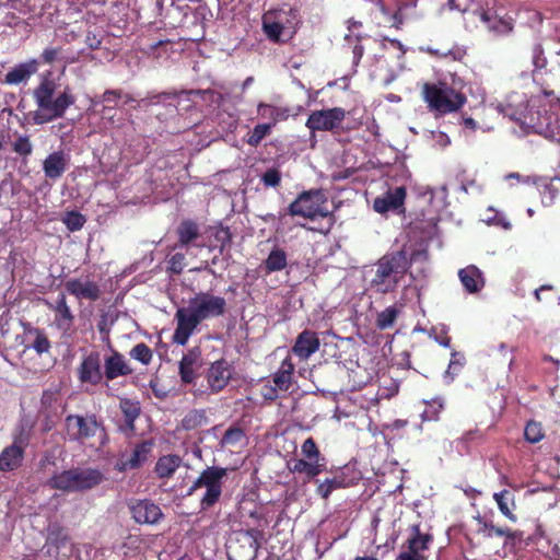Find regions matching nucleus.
<instances>
[{"label":"nucleus","instance_id":"32","mask_svg":"<svg viewBox=\"0 0 560 560\" xmlns=\"http://www.w3.org/2000/svg\"><path fill=\"white\" fill-rule=\"evenodd\" d=\"M54 310L56 312V320L58 323V326L67 330L71 326L72 314L70 312L69 306L66 303V298L63 294H61L58 298Z\"/></svg>","mask_w":560,"mask_h":560},{"label":"nucleus","instance_id":"64","mask_svg":"<svg viewBox=\"0 0 560 560\" xmlns=\"http://www.w3.org/2000/svg\"><path fill=\"white\" fill-rule=\"evenodd\" d=\"M527 213H528V215H529V217H532V215L534 214L533 209H530V208H529V209L527 210Z\"/></svg>","mask_w":560,"mask_h":560},{"label":"nucleus","instance_id":"61","mask_svg":"<svg viewBox=\"0 0 560 560\" xmlns=\"http://www.w3.org/2000/svg\"><path fill=\"white\" fill-rule=\"evenodd\" d=\"M252 82H253V78H252V77L247 78V79L244 81V83H243V88H244V89L248 88V86L252 84Z\"/></svg>","mask_w":560,"mask_h":560},{"label":"nucleus","instance_id":"6","mask_svg":"<svg viewBox=\"0 0 560 560\" xmlns=\"http://www.w3.org/2000/svg\"><path fill=\"white\" fill-rule=\"evenodd\" d=\"M102 481L103 475L97 469L74 468L54 475L49 485L63 492H77L96 487Z\"/></svg>","mask_w":560,"mask_h":560},{"label":"nucleus","instance_id":"39","mask_svg":"<svg viewBox=\"0 0 560 560\" xmlns=\"http://www.w3.org/2000/svg\"><path fill=\"white\" fill-rule=\"evenodd\" d=\"M301 454L302 458L304 459H311V460H318L320 463H324V458L320 456V453L314 442L313 439H307L304 441L301 447Z\"/></svg>","mask_w":560,"mask_h":560},{"label":"nucleus","instance_id":"56","mask_svg":"<svg viewBox=\"0 0 560 560\" xmlns=\"http://www.w3.org/2000/svg\"><path fill=\"white\" fill-rule=\"evenodd\" d=\"M118 97V94L115 91H107L104 93L103 101L105 103L115 102Z\"/></svg>","mask_w":560,"mask_h":560},{"label":"nucleus","instance_id":"52","mask_svg":"<svg viewBox=\"0 0 560 560\" xmlns=\"http://www.w3.org/2000/svg\"><path fill=\"white\" fill-rule=\"evenodd\" d=\"M483 221L487 222L488 224L501 225L505 230H509L511 228V223L504 220L503 218H497V213L493 217L492 214L487 215L483 219Z\"/></svg>","mask_w":560,"mask_h":560},{"label":"nucleus","instance_id":"54","mask_svg":"<svg viewBox=\"0 0 560 560\" xmlns=\"http://www.w3.org/2000/svg\"><path fill=\"white\" fill-rule=\"evenodd\" d=\"M420 50L425 51V52H428L430 55L440 57V58H444V57H446V56H448L451 54L450 50L441 51V50H438V49H432L430 47H420Z\"/></svg>","mask_w":560,"mask_h":560},{"label":"nucleus","instance_id":"10","mask_svg":"<svg viewBox=\"0 0 560 560\" xmlns=\"http://www.w3.org/2000/svg\"><path fill=\"white\" fill-rule=\"evenodd\" d=\"M289 211L292 215H300L306 219L324 218L329 214L327 198L322 190H310L301 194L290 205Z\"/></svg>","mask_w":560,"mask_h":560},{"label":"nucleus","instance_id":"16","mask_svg":"<svg viewBox=\"0 0 560 560\" xmlns=\"http://www.w3.org/2000/svg\"><path fill=\"white\" fill-rule=\"evenodd\" d=\"M132 517L140 524H155L162 517V511L159 505L149 500H141L130 505Z\"/></svg>","mask_w":560,"mask_h":560},{"label":"nucleus","instance_id":"44","mask_svg":"<svg viewBox=\"0 0 560 560\" xmlns=\"http://www.w3.org/2000/svg\"><path fill=\"white\" fill-rule=\"evenodd\" d=\"M130 355L143 364H148L152 359V352L150 348L144 343H138L135 346L130 352Z\"/></svg>","mask_w":560,"mask_h":560},{"label":"nucleus","instance_id":"43","mask_svg":"<svg viewBox=\"0 0 560 560\" xmlns=\"http://www.w3.org/2000/svg\"><path fill=\"white\" fill-rule=\"evenodd\" d=\"M340 487H342V480H340L339 478H331L320 482L316 491L318 495H320L324 499H327L334 490Z\"/></svg>","mask_w":560,"mask_h":560},{"label":"nucleus","instance_id":"14","mask_svg":"<svg viewBox=\"0 0 560 560\" xmlns=\"http://www.w3.org/2000/svg\"><path fill=\"white\" fill-rule=\"evenodd\" d=\"M25 443L22 438H18L14 442L7 446L0 453V470L11 471L19 468L23 460Z\"/></svg>","mask_w":560,"mask_h":560},{"label":"nucleus","instance_id":"35","mask_svg":"<svg viewBox=\"0 0 560 560\" xmlns=\"http://www.w3.org/2000/svg\"><path fill=\"white\" fill-rule=\"evenodd\" d=\"M206 423V415L201 410H191L183 419L182 424L185 429L191 430Z\"/></svg>","mask_w":560,"mask_h":560},{"label":"nucleus","instance_id":"28","mask_svg":"<svg viewBox=\"0 0 560 560\" xmlns=\"http://www.w3.org/2000/svg\"><path fill=\"white\" fill-rule=\"evenodd\" d=\"M183 460L178 455H164L155 464V472L159 478H170L180 467Z\"/></svg>","mask_w":560,"mask_h":560},{"label":"nucleus","instance_id":"3","mask_svg":"<svg viewBox=\"0 0 560 560\" xmlns=\"http://www.w3.org/2000/svg\"><path fill=\"white\" fill-rule=\"evenodd\" d=\"M56 88V82L45 77L37 89H35L34 98L38 106L34 114L36 124H45L54 118L61 117L66 109L74 103V97L69 89H66L55 97Z\"/></svg>","mask_w":560,"mask_h":560},{"label":"nucleus","instance_id":"7","mask_svg":"<svg viewBox=\"0 0 560 560\" xmlns=\"http://www.w3.org/2000/svg\"><path fill=\"white\" fill-rule=\"evenodd\" d=\"M299 23L296 11L292 8L270 10L262 16V28L273 42H287L295 33Z\"/></svg>","mask_w":560,"mask_h":560},{"label":"nucleus","instance_id":"21","mask_svg":"<svg viewBox=\"0 0 560 560\" xmlns=\"http://www.w3.org/2000/svg\"><path fill=\"white\" fill-rule=\"evenodd\" d=\"M66 288L78 299L96 300L100 294L97 284L89 279L69 280Z\"/></svg>","mask_w":560,"mask_h":560},{"label":"nucleus","instance_id":"25","mask_svg":"<svg viewBox=\"0 0 560 560\" xmlns=\"http://www.w3.org/2000/svg\"><path fill=\"white\" fill-rule=\"evenodd\" d=\"M458 276L465 289L470 293L478 292L483 288L485 281L482 273L475 266H468L460 269Z\"/></svg>","mask_w":560,"mask_h":560},{"label":"nucleus","instance_id":"4","mask_svg":"<svg viewBox=\"0 0 560 560\" xmlns=\"http://www.w3.org/2000/svg\"><path fill=\"white\" fill-rule=\"evenodd\" d=\"M527 107L528 104L525 95L514 93L509 97L506 105H494L491 103L486 107V110L489 112V114H503L512 120L518 121L522 126L526 125L527 127L535 128L536 132L542 135L545 138L560 142V119L547 124L546 127L535 125L534 119L532 117L528 119L527 117Z\"/></svg>","mask_w":560,"mask_h":560},{"label":"nucleus","instance_id":"40","mask_svg":"<svg viewBox=\"0 0 560 560\" xmlns=\"http://www.w3.org/2000/svg\"><path fill=\"white\" fill-rule=\"evenodd\" d=\"M271 127L272 124H258L255 126L248 137L247 143L252 147L258 145L260 141L270 133Z\"/></svg>","mask_w":560,"mask_h":560},{"label":"nucleus","instance_id":"18","mask_svg":"<svg viewBox=\"0 0 560 560\" xmlns=\"http://www.w3.org/2000/svg\"><path fill=\"white\" fill-rule=\"evenodd\" d=\"M405 198L406 189L404 187H396L394 190H388L386 194L377 197L374 200L373 209L381 214L398 210L402 207Z\"/></svg>","mask_w":560,"mask_h":560},{"label":"nucleus","instance_id":"46","mask_svg":"<svg viewBox=\"0 0 560 560\" xmlns=\"http://www.w3.org/2000/svg\"><path fill=\"white\" fill-rule=\"evenodd\" d=\"M464 355L458 352L452 353V359L450 361L447 371L445 373V376H450L451 380H453V376L460 370V368L464 365Z\"/></svg>","mask_w":560,"mask_h":560},{"label":"nucleus","instance_id":"45","mask_svg":"<svg viewBox=\"0 0 560 560\" xmlns=\"http://www.w3.org/2000/svg\"><path fill=\"white\" fill-rule=\"evenodd\" d=\"M84 222V217L78 212H69L63 218V223L70 231L80 230L83 226Z\"/></svg>","mask_w":560,"mask_h":560},{"label":"nucleus","instance_id":"1","mask_svg":"<svg viewBox=\"0 0 560 560\" xmlns=\"http://www.w3.org/2000/svg\"><path fill=\"white\" fill-rule=\"evenodd\" d=\"M226 308L224 298L210 292H198L189 299L186 307H180L175 314L177 323L173 335L174 342L186 345L197 326L205 320L222 316Z\"/></svg>","mask_w":560,"mask_h":560},{"label":"nucleus","instance_id":"27","mask_svg":"<svg viewBox=\"0 0 560 560\" xmlns=\"http://www.w3.org/2000/svg\"><path fill=\"white\" fill-rule=\"evenodd\" d=\"M129 373H131V369L121 354L114 352L105 360V375L108 380Z\"/></svg>","mask_w":560,"mask_h":560},{"label":"nucleus","instance_id":"53","mask_svg":"<svg viewBox=\"0 0 560 560\" xmlns=\"http://www.w3.org/2000/svg\"><path fill=\"white\" fill-rule=\"evenodd\" d=\"M57 56H58V50L55 48H47L42 54L44 61L47 63H51L52 61H55Z\"/></svg>","mask_w":560,"mask_h":560},{"label":"nucleus","instance_id":"24","mask_svg":"<svg viewBox=\"0 0 560 560\" xmlns=\"http://www.w3.org/2000/svg\"><path fill=\"white\" fill-rule=\"evenodd\" d=\"M152 447H153L152 441H144V442L138 444L135 447V450L132 451L131 456L128 459L122 460L119 464V466H118L119 470H126V469L139 467L142 463H144L148 459L149 454L152 451Z\"/></svg>","mask_w":560,"mask_h":560},{"label":"nucleus","instance_id":"29","mask_svg":"<svg viewBox=\"0 0 560 560\" xmlns=\"http://www.w3.org/2000/svg\"><path fill=\"white\" fill-rule=\"evenodd\" d=\"M294 364L290 358H285L273 376V383L280 390H288L292 384Z\"/></svg>","mask_w":560,"mask_h":560},{"label":"nucleus","instance_id":"26","mask_svg":"<svg viewBox=\"0 0 560 560\" xmlns=\"http://www.w3.org/2000/svg\"><path fill=\"white\" fill-rule=\"evenodd\" d=\"M289 469L294 474H304L308 479H312L325 469V463L298 458L289 463Z\"/></svg>","mask_w":560,"mask_h":560},{"label":"nucleus","instance_id":"60","mask_svg":"<svg viewBox=\"0 0 560 560\" xmlns=\"http://www.w3.org/2000/svg\"><path fill=\"white\" fill-rule=\"evenodd\" d=\"M545 289H551V287L542 285L540 289H537V290L535 291V296H536V299H537L538 301H540V291H541V290H545Z\"/></svg>","mask_w":560,"mask_h":560},{"label":"nucleus","instance_id":"41","mask_svg":"<svg viewBox=\"0 0 560 560\" xmlns=\"http://www.w3.org/2000/svg\"><path fill=\"white\" fill-rule=\"evenodd\" d=\"M179 242L185 245L195 240L198 235V228L192 222H184L178 229Z\"/></svg>","mask_w":560,"mask_h":560},{"label":"nucleus","instance_id":"38","mask_svg":"<svg viewBox=\"0 0 560 560\" xmlns=\"http://www.w3.org/2000/svg\"><path fill=\"white\" fill-rule=\"evenodd\" d=\"M525 440L529 443H538L544 438L542 427L539 422L529 421L524 430Z\"/></svg>","mask_w":560,"mask_h":560},{"label":"nucleus","instance_id":"8","mask_svg":"<svg viewBox=\"0 0 560 560\" xmlns=\"http://www.w3.org/2000/svg\"><path fill=\"white\" fill-rule=\"evenodd\" d=\"M225 476L226 469L208 467L192 483L189 494L198 493L202 510H207L218 502L222 493V480Z\"/></svg>","mask_w":560,"mask_h":560},{"label":"nucleus","instance_id":"12","mask_svg":"<svg viewBox=\"0 0 560 560\" xmlns=\"http://www.w3.org/2000/svg\"><path fill=\"white\" fill-rule=\"evenodd\" d=\"M346 117L343 108L334 107L314 110L306 120V127L311 131H328L340 126Z\"/></svg>","mask_w":560,"mask_h":560},{"label":"nucleus","instance_id":"9","mask_svg":"<svg viewBox=\"0 0 560 560\" xmlns=\"http://www.w3.org/2000/svg\"><path fill=\"white\" fill-rule=\"evenodd\" d=\"M423 97L429 107L439 114L456 112L466 102L464 94L445 83L425 84Z\"/></svg>","mask_w":560,"mask_h":560},{"label":"nucleus","instance_id":"23","mask_svg":"<svg viewBox=\"0 0 560 560\" xmlns=\"http://www.w3.org/2000/svg\"><path fill=\"white\" fill-rule=\"evenodd\" d=\"M68 164L69 158L67 154L60 151L54 152L45 159L43 163V170L46 177L50 179H57L65 173Z\"/></svg>","mask_w":560,"mask_h":560},{"label":"nucleus","instance_id":"5","mask_svg":"<svg viewBox=\"0 0 560 560\" xmlns=\"http://www.w3.org/2000/svg\"><path fill=\"white\" fill-rule=\"evenodd\" d=\"M407 269L408 261L402 252L384 256L376 265L371 287L382 293L393 291Z\"/></svg>","mask_w":560,"mask_h":560},{"label":"nucleus","instance_id":"62","mask_svg":"<svg viewBox=\"0 0 560 560\" xmlns=\"http://www.w3.org/2000/svg\"><path fill=\"white\" fill-rule=\"evenodd\" d=\"M354 560H377L374 557H357Z\"/></svg>","mask_w":560,"mask_h":560},{"label":"nucleus","instance_id":"2","mask_svg":"<svg viewBox=\"0 0 560 560\" xmlns=\"http://www.w3.org/2000/svg\"><path fill=\"white\" fill-rule=\"evenodd\" d=\"M448 5L465 14L467 27H477L482 24L498 34L512 30L511 20L503 19L495 9V0H448Z\"/></svg>","mask_w":560,"mask_h":560},{"label":"nucleus","instance_id":"33","mask_svg":"<svg viewBox=\"0 0 560 560\" xmlns=\"http://www.w3.org/2000/svg\"><path fill=\"white\" fill-rule=\"evenodd\" d=\"M493 499L495 500L501 513L504 516H506L510 521L515 522L516 517L512 513V508L514 506V499L511 492H509L508 490H503L501 492L494 493Z\"/></svg>","mask_w":560,"mask_h":560},{"label":"nucleus","instance_id":"63","mask_svg":"<svg viewBox=\"0 0 560 560\" xmlns=\"http://www.w3.org/2000/svg\"><path fill=\"white\" fill-rule=\"evenodd\" d=\"M480 129H482V131H489L492 129V127L490 125L483 124L482 126H480Z\"/></svg>","mask_w":560,"mask_h":560},{"label":"nucleus","instance_id":"59","mask_svg":"<svg viewBox=\"0 0 560 560\" xmlns=\"http://www.w3.org/2000/svg\"><path fill=\"white\" fill-rule=\"evenodd\" d=\"M506 179H516V180H521V175L518 173H511L509 175H506L505 177Z\"/></svg>","mask_w":560,"mask_h":560},{"label":"nucleus","instance_id":"30","mask_svg":"<svg viewBox=\"0 0 560 560\" xmlns=\"http://www.w3.org/2000/svg\"><path fill=\"white\" fill-rule=\"evenodd\" d=\"M258 115L268 119V124L275 126L277 122L285 120L289 117V109L285 107H278L266 103H259L257 106Z\"/></svg>","mask_w":560,"mask_h":560},{"label":"nucleus","instance_id":"31","mask_svg":"<svg viewBox=\"0 0 560 560\" xmlns=\"http://www.w3.org/2000/svg\"><path fill=\"white\" fill-rule=\"evenodd\" d=\"M67 542L68 535L62 528L58 526H52L49 528L47 537V552L49 555L57 556L58 550L65 547Z\"/></svg>","mask_w":560,"mask_h":560},{"label":"nucleus","instance_id":"15","mask_svg":"<svg viewBox=\"0 0 560 560\" xmlns=\"http://www.w3.org/2000/svg\"><path fill=\"white\" fill-rule=\"evenodd\" d=\"M431 537L427 534L416 535L408 539L407 549L401 551L396 560H427L425 551L429 548Z\"/></svg>","mask_w":560,"mask_h":560},{"label":"nucleus","instance_id":"42","mask_svg":"<svg viewBox=\"0 0 560 560\" xmlns=\"http://www.w3.org/2000/svg\"><path fill=\"white\" fill-rule=\"evenodd\" d=\"M478 533L486 538H491L493 535L497 536H511V532L508 528L497 527L491 523L480 522Z\"/></svg>","mask_w":560,"mask_h":560},{"label":"nucleus","instance_id":"50","mask_svg":"<svg viewBox=\"0 0 560 560\" xmlns=\"http://www.w3.org/2000/svg\"><path fill=\"white\" fill-rule=\"evenodd\" d=\"M431 138L434 143V145L439 148H445L450 144V138L447 135L441 131H431Z\"/></svg>","mask_w":560,"mask_h":560},{"label":"nucleus","instance_id":"20","mask_svg":"<svg viewBox=\"0 0 560 560\" xmlns=\"http://www.w3.org/2000/svg\"><path fill=\"white\" fill-rule=\"evenodd\" d=\"M38 61L35 59L20 63L12 68L4 77L7 84L16 85L20 83H26L28 79L35 74L38 70Z\"/></svg>","mask_w":560,"mask_h":560},{"label":"nucleus","instance_id":"36","mask_svg":"<svg viewBox=\"0 0 560 560\" xmlns=\"http://www.w3.org/2000/svg\"><path fill=\"white\" fill-rule=\"evenodd\" d=\"M398 310L395 306L386 307L377 315V326L381 329L392 327L397 318Z\"/></svg>","mask_w":560,"mask_h":560},{"label":"nucleus","instance_id":"51","mask_svg":"<svg viewBox=\"0 0 560 560\" xmlns=\"http://www.w3.org/2000/svg\"><path fill=\"white\" fill-rule=\"evenodd\" d=\"M183 260L184 256L182 254H175L174 256H172L170 260L171 270L177 273L180 272L184 267Z\"/></svg>","mask_w":560,"mask_h":560},{"label":"nucleus","instance_id":"19","mask_svg":"<svg viewBox=\"0 0 560 560\" xmlns=\"http://www.w3.org/2000/svg\"><path fill=\"white\" fill-rule=\"evenodd\" d=\"M319 339L315 332L304 330L298 336L292 353L300 360H307L319 349Z\"/></svg>","mask_w":560,"mask_h":560},{"label":"nucleus","instance_id":"13","mask_svg":"<svg viewBox=\"0 0 560 560\" xmlns=\"http://www.w3.org/2000/svg\"><path fill=\"white\" fill-rule=\"evenodd\" d=\"M202 365L201 350L194 347L188 350L179 361V376L183 383L192 384L198 376V371Z\"/></svg>","mask_w":560,"mask_h":560},{"label":"nucleus","instance_id":"48","mask_svg":"<svg viewBox=\"0 0 560 560\" xmlns=\"http://www.w3.org/2000/svg\"><path fill=\"white\" fill-rule=\"evenodd\" d=\"M49 341L46 338L45 335L39 332L38 330H35V339L33 342V348L36 350L37 353H44L47 352L49 349Z\"/></svg>","mask_w":560,"mask_h":560},{"label":"nucleus","instance_id":"11","mask_svg":"<svg viewBox=\"0 0 560 560\" xmlns=\"http://www.w3.org/2000/svg\"><path fill=\"white\" fill-rule=\"evenodd\" d=\"M67 434L71 440L81 441L100 434L104 438V431L93 417L68 416L66 419Z\"/></svg>","mask_w":560,"mask_h":560},{"label":"nucleus","instance_id":"37","mask_svg":"<svg viewBox=\"0 0 560 560\" xmlns=\"http://www.w3.org/2000/svg\"><path fill=\"white\" fill-rule=\"evenodd\" d=\"M244 432L238 428L229 429L222 438L223 446H242L244 443Z\"/></svg>","mask_w":560,"mask_h":560},{"label":"nucleus","instance_id":"34","mask_svg":"<svg viewBox=\"0 0 560 560\" xmlns=\"http://www.w3.org/2000/svg\"><path fill=\"white\" fill-rule=\"evenodd\" d=\"M287 266V255L282 249H273L265 261L268 272L282 270Z\"/></svg>","mask_w":560,"mask_h":560},{"label":"nucleus","instance_id":"58","mask_svg":"<svg viewBox=\"0 0 560 560\" xmlns=\"http://www.w3.org/2000/svg\"><path fill=\"white\" fill-rule=\"evenodd\" d=\"M436 341L443 346V347H450V338L448 337H444L442 339H438L436 338Z\"/></svg>","mask_w":560,"mask_h":560},{"label":"nucleus","instance_id":"57","mask_svg":"<svg viewBox=\"0 0 560 560\" xmlns=\"http://www.w3.org/2000/svg\"><path fill=\"white\" fill-rule=\"evenodd\" d=\"M464 126H465L466 128L471 129V130H476V129H477V127H478V124H477V121H476L475 119H472V118L468 117V118H465V119H464Z\"/></svg>","mask_w":560,"mask_h":560},{"label":"nucleus","instance_id":"17","mask_svg":"<svg viewBox=\"0 0 560 560\" xmlns=\"http://www.w3.org/2000/svg\"><path fill=\"white\" fill-rule=\"evenodd\" d=\"M231 376V365L224 360L215 361L208 370L207 380L209 387L212 392H219L228 385Z\"/></svg>","mask_w":560,"mask_h":560},{"label":"nucleus","instance_id":"47","mask_svg":"<svg viewBox=\"0 0 560 560\" xmlns=\"http://www.w3.org/2000/svg\"><path fill=\"white\" fill-rule=\"evenodd\" d=\"M13 150L21 155H28L32 152V144L27 137H19L13 142Z\"/></svg>","mask_w":560,"mask_h":560},{"label":"nucleus","instance_id":"55","mask_svg":"<svg viewBox=\"0 0 560 560\" xmlns=\"http://www.w3.org/2000/svg\"><path fill=\"white\" fill-rule=\"evenodd\" d=\"M56 400V393L54 392H46L43 395L42 401L44 405H51V402Z\"/></svg>","mask_w":560,"mask_h":560},{"label":"nucleus","instance_id":"49","mask_svg":"<svg viewBox=\"0 0 560 560\" xmlns=\"http://www.w3.org/2000/svg\"><path fill=\"white\" fill-rule=\"evenodd\" d=\"M262 182L265 183L266 186L276 187L280 183L279 172L275 168L268 170L262 175Z\"/></svg>","mask_w":560,"mask_h":560},{"label":"nucleus","instance_id":"22","mask_svg":"<svg viewBox=\"0 0 560 560\" xmlns=\"http://www.w3.org/2000/svg\"><path fill=\"white\" fill-rule=\"evenodd\" d=\"M102 378L100 354H89L81 363L80 380L91 384H97Z\"/></svg>","mask_w":560,"mask_h":560}]
</instances>
